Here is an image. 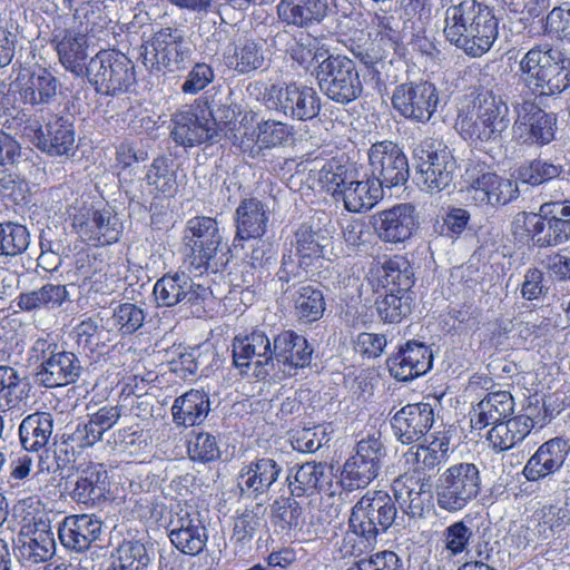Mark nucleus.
I'll use <instances>...</instances> for the list:
<instances>
[{"label": "nucleus", "mask_w": 570, "mask_h": 570, "mask_svg": "<svg viewBox=\"0 0 570 570\" xmlns=\"http://www.w3.org/2000/svg\"><path fill=\"white\" fill-rule=\"evenodd\" d=\"M145 311L132 303H122L114 308V325L122 335H130L137 332L145 322Z\"/></svg>", "instance_id": "58"}, {"label": "nucleus", "mask_w": 570, "mask_h": 570, "mask_svg": "<svg viewBox=\"0 0 570 570\" xmlns=\"http://www.w3.org/2000/svg\"><path fill=\"white\" fill-rule=\"evenodd\" d=\"M81 372V362L75 353L57 350L47 361L39 363L35 379L39 385L57 387L75 383Z\"/></svg>", "instance_id": "31"}, {"label": "nucleus", "mask_w": 570, "mask_h": 570, "mask_svg": "<svg viewBox=\"0 0 570 570\" xmlns=\"http://www.w3.org/2000/svg\"><path fill=\"white\" fill-rule=\"evenodd\" d=\"M297 497H282L272 505V522L285 533L301 529L304 524L303 508L296 500Z\"/></svg>", "instance_id": "52"}, {"label": "nucleus", "mask_w": 570, "mask_h": 570, "mask_svg": "<svg viewBox=\"0 0 570 570\" xmlns=\"http://www.w3.org/2000/svg\"><path fill=\"white\" fill-rule=\"evenodd\" d=\"M534 422L528 415L508 417L493 425L488 432V441L495 451H508L525 439Z\"/></svg>", "instance_id": "44"}, {"label": "nucleus", "mask_w": 570, "mask_h": 570, "mask_svg": "<svg viewBox=\"0 0 570 570\" xmlns=\"http://www.w3.org/2000/svg\"><path fill=\"white\" fill-rule=\"evenodd\" d=\"M297 282L281 283V291L293 303L295 316L305 324L321 320L326 309L323 291L312 284Z\"/></svg>", "instance_id": "33"}, {"label": "nucleus", "mask_w": 570, "mask_h": 570, "mask_svg": "<svg viewBox=\"0 0 570 570\" xmlns=\"http://www.w3.org/2000/svg\"><path fill=\"white\" fill-rule=\"evenodd\" d=\"M397 508L387 492L367 491L351 509L350 531L372 547L394 524Z\"/></svg>", "instance_id": "5"}, {"label": "nucleus", "mask_w": 570, "mask_h": 570, "mask_svg": "<svg viewBox=\"0 0 570 570\" xmlns=\"http://www.w3.org/2000/svg\"><path fill=\"white\" fill-rule=\"evenodd\" d=\"M544 32L570 42V1L562 2L548 13Z\"/></svg>", "instance_id": "60"}, {"label": "nucleus", "mask_w": 570, "mask_h": 570, "mask_svg": "<svg viewBox=\"0 0 570 570\" xmlns=\"http://www.w3.org/2000/svg\"><path fill=\"white\" fill-rule=\"evenodd\" d=\"M327 464L309 461L293 466L286 476V483L292 497H312L318 493L327 479Z\"/></svg>", "instance_id": "41"}, {"label": "nucleus", "mask_w": 570, "mask_h": 570, "mask_svg": "<svg viewBox=\"0 0 570 570\" xmlns=\"http://www.w3.org/2000/svg\"><path fill=\"white\" fill-rule=\"evenodd\" d=\"M564 168L549 159L535 158L521 165L518 169V179L530 186H540L558 178Z\"/></svg>", "instance_id": "53"}, {"label": "nucleus", "mask_w": 570, "mask_h": 570, "mask_svg": "<svg viewBox=\"0 0 570 570\" xmlns=\"http://www.w3.org/2000/svg\"><path fill=\"white\" fill-rule=\"evenodd\" d=\"M263 101L268 109L296 120H311L321 111V99L313 87L296 82L273 83L265 88Z\"/></svg>", "instance_id": "9"}, {"label": "nucleus", "mask_w": 570, "mask_h": 570, "mask_svg": "<svg viewBox=\"0 0 570 570\" xmlns=\"http://www.w3.org/2000/svg\"><path fill=\"white\" fill-rule=\"evenodd\" d=\"M18 541L21 558L32 563L49 560L56 551L55 534L47 520L36 521L31 530L19 534Z\"/></svg>", "instance_id": "38"}, {"label": "nucleus", "mask_w": 570, "mask_h": 570, "mask_svg": "<svg viewBox=\"0 0 570 570\" xmlns=\"http://www.w3.org/2000/svg\"><path fill=\"white\" fill-rule=\"evenodd\" d=\"M188 454L193 461L210 462L219 458L216 438L209 433H198L189 441Z\"/></svg>", "instance_id": "63"}, {"label": "nucleus", "mask_w": 570, "mask_h": 570, "mask_svg": "<svg viewBox=\"0 0 570 570\" xmlns=\"http://www.w3.org/2000/svg\"><path fill=\"white\" fill-rule=\"evenodd\" d=\"M24 396V385L18 371L11 366H0V412L18 406Z\"/></svg>", "instance_id": "56"}, {"label": "nucleus", "mask_w": 570, "mask_h": 570, "mask_svg": "<svg viewBox=\"0 0 570 570\" xmlns=\"http://www.w3.org/2000/svg\"><path fill=\"white\" fill-rule=\"evenodd\" d=\"M68 299V291L63 285L46 284L39 289L23 293L18 305L24 311L36 308H55Z\"/></svg>", "instance_id": "49"}, {"label": "nucleus", "mask_w": 570, "mask_h": 570, "mask_svg": "<svg viewBox=\"0 0 570 570\" xmlns=\"http://www.w3.org/2000/svg\"><path fill=\"white\" fill-rule=\"evenodd\" d=\"M263 502L256 503L252 509H245L235 520L234 537L237 541H248L253 539L256 531L262 525Z\"/></svg>", "instance_id": "61"}, {"label": "nucleus", "mask_w": 570, "mask_h": 570, "mask_svg": "<svg viewBox=\"0 0 570 570\" xmlns=\"http://www.w3.org/2000/svg\"><path fill=\"white\" fill-rule=\"evenodd\" d=\"M312 73L321 92L336 104L347 105L363 92L356 65L344 55L328 53L314 67Z\"/></svg>", "instance_id": "6"}, {"label": "nucleus", "mask_w": 570, "mask_h": 570, "mask_svg": "<svg viewBox=\"0 0 570 570\" xmlns=\"http://www.w3.org/2000/svg\"><path fill=\"white\" fill-rule=\"evenodd\" d=\"M233 362L238 368H248L255 364V376L265 377L273 370V348L267 335L254 330L245 336L237 335L233 343Z\"/></svg>", "instance_id": "23"}, {"label": "nucleus", "mask_w": 570, "mask_h": 570, "mask_svg": "<svg viewBox=\"0 0 570 570\" xmlns=\"http://www.w3.org/2000/svg\"><path fill=\"white\" fill-rule=\"evenodd\" d=\"M368 163L371 176L382 189L402 186L410 177L407 157L393 141L373 144L368 150Z\"/></svg>", "instance_id": "16"}, {"label": "nucleus", "mask_w": 570, "mask_h": 570, "mask_svg": "<svg viewBox=\"0 0 570 570\" xmlns=\"http://www.w3.org/2000/svg\"><path fill=\"white\" fill-rule=\"evenodd\" d=\"M145 179L156 195L173 197L178 190L174 160L167 156H158L153 160Z\"/></svg>", "instance_id": "48"}, {"label": "nucleus", "mask_w": 570, "mask_h": 570, "mask_svg": "<svg viewBox=\"0 0 570 570\" xmlns=\"http://www.w3.org/2000/svg\"><path fill=\"white\" fill-rule=\"evenodd\" d=\"M114 561L128 570H147L151 558L145 543L129 540L118 547Z\"/></svg>", "instance_id": "57"}, {"label": "nucleus", "mask_w": 570, "mask_h": 570, "mask_svg": "<svg viewBox=\"0 0 570 570\" xmlns=\"http://www.w3.org/2000/svg\"><path fill=\"white\" fill-rule=\"evenodd\" d=\"M393 108L403 117L426 122L439 104V95L431 82H409L397 86L392 95Z\"/></svg>", "instance_id": "17"}, {"label": "nucleus", "mask_w": 570, "mask_h": 570, "mask_svg": "<svg viewBox=\"0 0 570 570\" xmlns=\"http://www.w3.org/2000/svg\"><path fill=\"white\" fill-rule=\"evenodd\" d=\"M29 245L30 232L27 226L14 222L0 223V256H19Z\"/></svg>", "instance_id": "54"}, {"label": "nucleus", "mask_w": 570, "mask_h": 570, "mask_svg": "<svg viewBox=\"0 0 570 570\" xmlns=\"http://www.w3.org/2000/svg\"><path fill=\"white\" fill-rule=\"evenodd\" d=\"M509 115V107L502 97L485 90L474 97L471 108L459 111L455 129L464 139L500 142L511 122Z\"/></svg>", "instance_id": "3"}, {"label": "nucleus", "mask_w": 570, "mask_h": 570, "mask_svg": "<svg viewBox=\"0 0 570 570\" xmlns=\"http://www.w3.org/2000/svg\"><path fill=\"white\" fill-rule=\"evenodd\" d=\"M101 95L115 96L127 91L136 81L132 61L117 50H100L90 58L85 73Z\"/></svg>", "instance_id": "8"}, {"label": "nucleus", "mask_w": 570, "mask_h": 570, "mask_svg": "<svg viewBox=\"0 0 570 570\" xmlns=\"http://www.w3.org/2000/svg\"><path fill=\"white\" fill-rule=\"evenodd\" d=\"M481 484V472L476 464H452L439 475L435 483L439 508L448 512L463 510L480 495Z\"/></svg>", "instance_id": "7"}, {"label": "nucleus", "mask_w": 570, "mask_h": 570, "mask_svg": "<svg viewBox=\"0 0 570 570\" xmlns=\"http://www.w3.org/2000/svg\"><path fill=\"white\" fill-rule=\"evenodd\" d=\"M386 449L380 438L371 435L361 440L352 455L343 465L340 484L346 492L365 489L377 478Z\"/></svg>", "instance_id": "10"}, {"label": "nucleus", "mask_w": 570, "mask_h": 570, "mask_svg": "<svg viewBox=\"0 0 570 570\" xmlns=\"http://www.w3.org/2000/svg\"><path fill=\"white\" fill-rule=\"evenodd\" d=\"M445 39L472 58L482 57L499 36L493 10L476 0H450L444 11Z\"/></svg>", "instance_id": "1"}, {"label": "nucleus", "mask_w": 570, "mask_h": 570, "mask_svg": "<svg viewBox=\"0 0 570 570\" xmlns=\"http://www.w3.org/2000/svg\"><path fill=\"white\" fill-rule=\"evenodd\" d=\"M215 72L210 65L197 62L188 72L180 90L185 95H196L214 81Z\"/></svg>", "instance_id": "64"}, {"label": "nucleus", "mask_w": 570, "mask_h": 570, "mask_svg": "<svg viewBox=\"0 0 570 570\" xmlns=\"http://www.w3.org/2000/svg\"><path fill=\"white\" fill-rule=\"evenodd\" d=\"M187 228L193 236L189 266L199 274L208 269L217 271L224 262L218 263L217 259V254L223 250V237L216 219L197 216L188 220Z\"/></svg>", "instance_id": "15"}, {"label": "nucleus", "mask_w": 570, "mask_h": 570, "mask_svg": "<svg viewBox=\"0 0 570 570\" xmlns=\"http://www.w3.org/2000/svg\"><path fill=\"white\" fill-rule=\"evenodd\" d=\"M265 63V55L262 45L254 41H245L235 46L234 53L228 57L227 65L239 73H249L261 69Z\"/></svg>", "instance_id": "55"}, {"label": "nucleus", "mask_w": 570, "mask_h": 570, "mask_svg": "<svg viewBox=\"0 0 570 570\" xmlns=\"http://www.w3.org/2000/svg\"><path fill=\"white\" fill-rule=\"evenodd\" d=\"M472 199L479 205H505L519 196L517 183L494 173H483L471 184Z\"/></svg>", "instance_id": "37"}, {"label": "nucleus", "mask_w": 570, "mask_h": 570, "mask_svg": "<svg viewBox=\"0 0 570 570\" xmlns=\"http://www.w3.org/2000/svg\"><path fill=\"white\" fill-rule=\"evenodd\" d=\"M168 538L183 553L199 556L207 543L208 534L199 511L180 509L169 522Z\"/></svg>", "instance_id": "21"}, {"label": "nucleus", "mask_w": 570, "mask_h": 570, "mask_svg": "<svg viewBox=\"0 0 570 570\" xmlns=\"http://www.w3.org/2000/svg\"><path fill=\"white\" fill-rule=\"evenodd\" d=\"M53 433V417L48 412H35L26 416L19 425L22 448L29 452L46 449Z\"/></svg>", "instance_id": "43"}, {"label": "nucleus", "mask_w": 570, "mask_h": 570, "mask_svg": "<svg viewBox=\"0 0 570 570\" xmlns=\"http://www.w3.org/2000/svg\"><path fill=\"white\" fill-rule=\"evenodd\" d=\"M323 239H325L324 236H321L309 227H301L295 233V242H292L289 247L285 248L282 265L276 274L278 282L288 284L292 281H299L303 276H306V268L312 264L313 259L323 256Z\"/></svg>", "instance_id": "14"}, {"label": "nucleus", "mask_w": 570, "mask_h": 570, "mask_svg": "<svg viewBox=\"0 0 570 570\" xmlns=\"http://www.w3.org/2000/svg\"><path fill=\"white\" fill-rule=\"evenodd\" d=\"M314 348L307 340L294 331H283L273 341V370L283 365V372L289 376L297 368L306 367L312 362Z\"/></svg>", "instance_id": "28"}, {"label": "nucleus", "mask_w": 570, "mask_h": 570, "mask_svg": "<svg viewBox=\"0 0 570 570\" xmlns=\"http://www.w3.org/2000/svg\"><path fill=\"white\" fill-rule=\"evenodd\" d=\"M570 451V445L562 438H553L541 444L523 468L528 481H539L559 471Z\"/></svg>", "instance_id": "32"}, {"label": "nucleus", "mask_w": 570, "mask_h": 570, "mask_svg": "<svg viewBox=\"0 0 570 570\" xmlns=\"http://www.w3.org/2000/svg\"><path fill=\"white\" fill-rule=\"evenodd\" d=\"M559 224H552L539 213L519 212L511 222V234L519 242H531L539 249L558 247L570 240Z\"/></svg>", "instance_id": "18"}, {"label": "nucleus", "mask_w": 570, "mask_h": 570, "mask_svg": "<svg viewBox=\"0 0 570 570\" xmlns=\"http://www.w3.org/2000/svg\"><path fill=\"white\" fill-rule=\"evenodd\" d=\"M530 522L533 528L528 527L524 533L528 543L534 539L548 541L561 538L570 527V510L557 504H547L534 511Z\"/></svg>", "instance_id": "36"}, {"label": "nucleus", "mask_w": 570, "mask_h": 570, "mask_svg": "<svg viewBox=\"0 0 570 570\" xmlns=\"http://www.w3.org/2000/svg\"><path fill=\"white\" fill-rule=\"evenodd\" d=\"M346 570H402V561L395 552L384 550L360 559Z\"/></svg>", "instance_id": "62"}, {"label": "nucleus", "mask_w": 570, "mask_h": 570, "mask_svg": "<svg viewBox=\"0 0 570 570\" xmlns=\"http://www.w3.org/2000/svg\"><path fill=\"white\" fill-rule=\"evenodd\" d=\"M514 412V400L508 391L489 392L472 410L471 423L474 429L495 425Z\"/></svg>", "instance_id": "39"}, {"label": "nucleus", "mask_w": 570, "mask_h": 570, "mask_svg": "<svg viewBox=\"0 0 570 570\" xmlns=\"http://www.w3.org/2000/svg\"><path fill=\"white\" fill-rule=\"evenodd\" d=\"M142 62L157 70L177 71L190 61L193 50L181 29L165 27L156 31L142 47Z\"/></svg>", "instance_id": "11"}, {"label": "nucleus", "mask_w": 570, "mask_h": 570, "mask_svg": "<svg viewBox=\"0 0 570 570\" xmlns=\"http://www.w3.org/2000/svg\"><path fill=\"white\" fill-rule=\"evenodd\" d=\"M412 293L386 292L376 298L375 307L384 323L397 324L412 312Z\"/></svg>", "instance_id": "51"}, {"label": "nucleus", "mask_w": 570, "mask_h": 570, "mask_svg": "<svg viewBox=\"0 0 570 570\" xmlns=\"http://www.w3.org/2000/svg\"><path fill=\"white\" fill-rule=\"evenodd\" d=\"M515 120L512 125L513 138L522 145H547L554 138L557 116L541 109L530 99L511 102Z\"/></svg>", "instance_id": "13"}, {"label": "nucleus", "mask_w": 570, "mask_h": 570, "mask_svg": "<svg viewBox=\"0 0 570 570\" xmlns=\"http://www.w3.org/2000/svg\"><path fill=\"white\" fill-rule=\"evenodd\" d=\"M327 9V0H281L276 7L278 19L297 28L320 23Z\"/></svg>", "instance_id": "40"}, {"label": "nucleus", "mask_w": 570, "mask_h": 570, "mask_svg": "<svg viewBox=\"0 0 570 570\" xmlns=\"http://www.w3.org/2000/svg\"><path fill=\"white\" fill-rule=\"evenodd\" d=\"M208 412L209 399L198 390H190L177 397L171 407L174 422L184 426H194L202 423Z\"/></svg>", "instance_id": "45"}, {"label": "nucleus", "mask_w": 570, "mask_h": 570, "mask_svg": "<svg viewBox=\"0 0 570 570\" xmlns=\"http://www.w3.org/2000/svg\"><path fill=\"white\" fill-rule=\"evenodd\" d=\"M102 523L95 515L66 517L58 530L62 546L76 552H83L99 539Z\"/></svg>", "instance_id": "35"}, {"label": "nucleus", "mask_w": 570, "mask_h": 570, "mask_svg": "<svg viewBox=\"0 0 570 570\" xmlns=\"http://www.w3.org/2000/svg\"><path fill=\"white\" fill-rule=\"evenodd\" d=\"M235 222L236 238L242 240L259 238L267 230V209L257 198H246L236 209Z\"/></svg>", "instance_id": "42"}, {"label": "nucleus", "mask_w": 570, "mask_h": 570, "mask_svg": "<svg viewBox=\"0 0 570 570\" xmlns=\"http://www.w3.org/2000/svg\"><path fill=\"white\" fill-rule=\"evenodd\" d=\"M43 121V127L35 129L36 146L50 156H72L76 151L72 117L51 112L45 116Z\"/></svg>", "instance_id": "20"}, {"label": "nucleus", "mask_w": 570, "mask_h": 570, "mask_svg": "<svg viewBox=\"0 0 570 570\" xmlns=\"http://www.w3.org/2000/svg\"><path fill=\"white\" fill-rule=\"evenodd\" d=\"M68 484L70 498L87 507L100 504L109 492L108 472L102 464H90L78 471L76 479Z\"/></svg>", "instance_id": "30"}, {"label": "nucleus", "mask_w": 570, "mask_h": 570, "mask_svg": "<svg viewBox=\"0 0 570 570\" xmlns=\"http://www.w3.org/2000/svg\"><path fill=\"white\" fill-rule=\"evenodd\" d=\"M383 197L381 185L373 178L356 180L353 187L343 190L338 199L344 207L352 213H361L371 209Z\"/></svg>", "instance_id": "47"}, {"label": "nucleus", "mask_w": 570, "mask_h": 570, "mask_svg": "<svg viewBox=\"0 0 570 570\" xmlns=\"http://www.w3.org/2000/svg\"><path fill=\"white\" fill-rule=\"evenodd\" d=\"M373 226L380 239L386 243H402L409 239L419 227V216L414 205L397 204L373 216Z\"/></svg>", "instance_id": "24"}, {"label": "nucleus", "mask_w": 570, "mask_h": 570, "mask_svg": "<svg viewBox=\"0 0 570 570\" xmlns=\"http://www.w3.org/2000/svg\"><path fill=\"white\" fill-rule=\"evenodd\" d=\"M434 413L431 404L410 403L391 417L394 436L403 444L421 440L432 428Z\"/></svg>", "instance_id": "27"}, {"label": "nucleus", "mask_w": 570, "mask_h": 570, "mask_svg": "<svg viewBox=\"0 0 570 570\" xmlns=\"http://www.w3.org/2000/svg\"><path fill=\"white\" fill-rule=\"evenodd\" d=\"M286 51L294 61L306 70L313 63L317 66L328 55V50L321 47L316 38L304 32H299L293 38Z\"/></svg>", "instance_id": "50"}, {"label": "nucleus", "mask_w": 570, "mask_h": 570, "mask_svg": "<svg viewBox=\"0 0 570 570\" xmlns=\"http://www.w3.org/2000/svg\"><path fill=\"white\" fill-rule=\"evenodd\" d=\"M208 287L196 284L186 273L166 274L154 285V295L159 306L173 307L177 304L196 305L205 301Z\"/></svg>", "instance_id": "25"}, {"label": "nucleus", "mask_w": 570, "mask_h": 570, "mask_svg": "<svg viewBox=\"0 0 570 570\" xmlns=\"http://www.w3.org/2000/svg\"><path fill=\"white\" fill-rule=\"evenodd\" d=\"M258 141L263 151L284 146L291 138L292 131L288 125L277 120L261 121L256 127Z\"/></svg>", "instance_id": "59"}, {"label": "nucleus", "mask_w": 570, "mask_h": 570, "mask_svg": "<svg viewBox=\"0 0 570 570\" xmlns=\"http://www.w3.org/2000/svg\"><path fill=\"white\" fill-rule=\"evenodd\" d=\"M518 76L531 96L560 95L570 88V58L549 45H537L519 61Z\"/></svg>", "instance_id": "2"}, {"label": "nucleus", "mask_w": 570, "mask_h": 570, "mask_svg": "<svg viewBox=\"0 0 570 570\" xmlns=\"http://www.w3.org/2000/svg\"><path fill=\"white\" fill-rule=\"evenodd\" d=\"M72 226L80 237L101 245L117 243L122 233V224L111 208L79 213L73 216Z\"/></svg>", "instance_id": "26"}, {"label": "nucleus", "mask_w": 570, "mask_h": 570, "mask_svg": "<svg viewBox=\"0 0 570 570\" xmlns=\"http://www.w3.org/2000/svg\"><path fill=\"white\" fill-rule=\"evenodd\" d=\"M281 462L273 458H257L245 464L238 473L237 488L242 498L263 500L282 475Z\"/></svg>", "instance_id": "22"}, {"label": "nucleus", "mask_w": 570, "mask_h": 570, "mask_svg": "<svg viewBox=\"0 0 570 570\" xmlns=\"http://www.w3.org/2000/svg\"><path fill=\"white\" fill-rule=\"evenodd\" d=\"M52 42L63 68L76 77H85L89 58L88 37L83 32L65 29L55 33Z\"/></svg>", "instance_id": "34"}, {"label": "nucleus", "mask_w": 570, "mask_h": 570, "mask_svg": "<svg viewBox=\"0 0 570 570\" xmlns=\"http://www.w3.org/2000/svg\"><path fill=\"white\" fill-rule=\"evenodd\" d=\"M415 183L421 190L438 194L451 186L456 160L442 141L425 139L413 149Z\"/></svg>", "instance_id": "4"}, {"label": "nucleus", "mask_w": 570, "mask_h": 570, "mask_svg": "<svg viewBox=\"0 0 570 570\" xmlns=\"http://www.w3.org/2000/svg\"><path fill=\"white\" fill-rule=\"evenodd\" d=\"M380 278L386 292L411 293L414 267L405 256L394 255L382 264Z\"/></svg>", "instance_id": "46"}, {"label": "nucleus", "mask_w": 570, "mask_h": 570, "mask_svg": "<svg viewBox=\"0 0 570 570\" xmlns=\"http://www.w3.org/2000/svg\"><path fill=\"white\" fill-rule=\"evenodd\" d=\"M432 362L430 347L417 341L401 345L399 352L386 361L391 375L403 382L425 374L432 367Z\"/></svg>", "instance_id": "29"}, {"label": "nucleus", "mask_w": 570, "mask_h": 570, "mask_svg": "<svg viewBox=\"0 0 570 570\" xmlns=\"http://www.w3.org/2000/svg\"><path fill=\"white\" fill-rule=\"evenodd\" d=\"M11 88L24 106L41 115L42 120L46 115L53 112L56 105H60L61 82L46 68L31 73L20 72Z\"/></svg>", "instance_id": "12"}, {"label": "nucleus", "mask_w": 570, "mask_h": 570, "mask_svg": "<svg viewBox=\"0 0 570 570\" xmlns=\"http://www.w3.org/2000/svg\"><path fill=\"white\" fill-rule=\"evenodd\" d=\"M173 139L185 147L219 141V129L210 127L206 110L189 106L173 116Z\"/></svg>", "instance_id": "19"}]
</instances>
